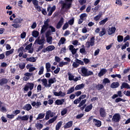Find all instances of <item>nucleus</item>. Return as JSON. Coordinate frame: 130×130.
I'll return each instance as SVG.
<instances>
[{"instance_id": "1", "label": "nucleus", "mask_w": 130, "mask_h": 130, "mask_svg": "<svg viewBox=\"0 0 130 130\" xmlns=\"http://www.w3.org/2000/svg\"><path fill=\"white\" fill-rule=\"evenodd\" d=\"M83 61H82V60H80L78 58H76L75 60V61L73 62L72 64V67L73 69H77V68H79L80 66H84V63L85 64H88L89 62H90V60L88 58H83Z\"/></svg>"}, {"instance_id": "2", "label": "nucleus", "mask_w": 130, "mask_h": 130, "mask_svg": "<svg viewBox=\"0 0 130 130\" xmlns=\"http://www.w3.org/2000/svg\"><path fill=\"white\" fill-rule=\"evenodd\" d=\"M78 73L83 77H89V76H92L93 75V72L88 71L85 67H83L78 69Z\"/></svg>"}, {"instance_id": "3", "label": "nucleus", "mask_w": 130, "mask_h": 130, "mask_svg": "<svg viewBox=\"0 0 130 130\" xmlns=\"http://www.w3.org/2000/svg\"><path fill=\"white\" fill-rule=\"evenodd\" d=\"M74 0H65V2L61 1L59 2V4L61 5L62 10H70L72 7V4Z\"/></svg>"}, {"instance_id": "4", "label": "nucleus", "mask_w": 130, "mask_h": 130, "mask_svg": "<svg viewBox=\"0 0 130 130\" xmlns=\"http://www.w3.org/2000/svg\"><path fill=\"white\" fill-rule=\"evenodd\" d=\"M29 118V122H32L33 120V116L30 115L29 117V115H26L25 116H18L15 119V120H22V121H27Z\"/></svg>"}, {"instance_id": "5", "label": "nucleus", "mask_w": 130, "mask_h": 130, "mask_svg": "<svg viewBox=\"0 0 130 130\" xmlns=\"http://www.w3.org/2000/svg\"><path fill=\"white\" fill-rule=\"evenodd\" d=\"M24 21V19H23L21 18H16L14 19L13 23L14 24H12V27L14 28H15L16 29H17L18 28H20L21 27V25L19 24H21L22 23V21Z\"/></svg>"}, {"instance_id": "6", "label": "nucleus", "mask_w": 130, "mask_h": 130, "mask_svg": "<svg viewBox=\"0 0 130 130\" xmlns=\"http://www.w3.org/2000/svg\"><path fill=\"white\" fill-rule=\"evenodd\" d=\"M95 44V37H92L89 41L86 43L85 46L87 48H90V46H94Z\"/></svg>"}, {"instance_id": "7", "label": "nucleus", "mask_w": 130, "mask_h": 130, "mask_svg": "<svg viewBox=\"0 0 130 130\" xmlns=\"http://www.w3.org/2000/svg\"><path fill=\"white\" fill-rule=\"evenodd\" d=\"M33 88H34V83H27L23 88L24 91L27 92L29 91V89L30 91H32L33 90Z\"/></svg>"}, {"instance_id": "8", "label": "nucleus", "mask_w": 130, "mask_h": 130, "mask_svg": "<svg viewBox=\"0 0 130 130\" xmlns=\"http://www.w3.org/2000/svg\"><path fill=\"white\" fill-rule=\"evenodd\" d=\"M120 114L119 113H116L114 114V115L113 116V118L112 119V120L113 122L116 123V122H119L120 121L121 119Z\"/></svg>"}, {"instance_id": "9", "label": "nucleus", "mask_w": 130, "mask_h": 130, "mask_svg": "<svg viewBox=\"0 0 130 130\" xmlns=\"http://www.w3.org/2000/svg\"><path fill=\"white\" fill-rule=\"evenodd\" d=\"M35 43L39 45H44L45 44V38H42L40 39V37H38L35 41Z\"/></svg>"}, {"instance_id": "10", "label": "nucleus", "mask_w": 130, "mask_h": 130, "mask_svg": "<svg viewBox=\"0 0 130 130\" xmlns=\"http://www.w3.org/2000/svg\"><path fill=\"white\" fill-rule=\"evenodd\" d=\"M55 10H56V7H55V6H53L52 7L49 6L47 8V11L48 12V15L49 16H51V15H52V13H53V12H54V11H55Z\"/></svg>"}, {"instance_id": "11", "label": "nucleus", "mask_w": 130, "mask_h": 130, "mask_svg": "<svg viewBox=\"0 0 130 130\" xmlns=\"http://www.w3.org/2000/svg\"><path fill=\"white\" fill-rule=\"evenodd\" d=\"M64 22V19H63V17H61L60 20L57 23L56 29H60L62 25H63Z\"/></svg>"}, {"instance_id": "12", "label": "nucleus", "mask_w": 130, "mask_h": 130, "mask_svg": "<svg viewBox=\"0 0 130 130\" xmlns=\"http://www.w3.org/2000/svg\"><path fill=\"white\" fill-rule=\"evenodd\" d=\"M100 115L101 117H106V111L105 108H101L99 110Z\"/></svg>"}, {"instance_id": "13", "label": "nucleus", "mask_w": 130, "mask_h": 130, "mask_svg": "<svg viewBox=\"0 0 130 130\" xmlns=\"http://www.w3.org/2000/svg\"><path fill=\"white\" fill-rule=\"evenodd\" d=\"M116 30V28L114 26H112L111 27H108V35H112L115 33Z\"/></svg>"}, {"instance_id": "14", "label": "nucleus", "mask_w": 130, "mask_h": 130, "mask_svg": "<svg viewBox=\"0 0 130 130\" xmlns=\"http://www.w3.org/2000/svg\"><path fill=\"white\" fill-rule=\"evenodd\" d=\"M93 123L95 125V126H96V127H100L102 125L101 121L97 120L95 118L93 119Z\"/></svg>"}, {"instance_id": "15", "label": "nucleus", "mask_w": 130, "mask_h": 130, "mask_svg": "<svg viewBox=\"0 0 130 130\" xmlns=\"http://www.w3.org/2000/svg\"><path fill=\"white\" fill-rule=\"evenodd\" d=\"M79 52L81 53V54H83V55H86L90 52V51L89 49L86 50L85 48H82L80 49Z\"/></svg>"}, {"instance_id": "16", "label": "nucleus", "mask_w": 130, "mask_h": 130, "mask_svg": "<svg viewBox=\"0 0 130 130\" xmlns=\"http://www.w3.org/2000/svg\"><path fill=\"white\" fill-rule=\"evenodd\" d=\"M23 109L26 111H30L32 109V106L30 104H26L23 107Z\"/></svg>"}, {"instance_id": "17", "label": "nucleus", "mask_w": 130, "mask_h": 130, "mask_svg": "<svg viewBox=\"0 0 130 130\" xmlns=\"http://www.w3.org/2000/svg\"><path fill=\"white\" fill-rule=\"evenodd\" d=\"M55 82H56V79H55V78L49 79L48 80L49 83L48 84V88H50V87H51V85H52V84H54V83H55Z\"/></svg>"}, {"instance_id": "18", "label": "nucleus", "mask_w": 130, "mask_h": 130, "mask_svg": "<svg viewBox=\"0 0 130 130\" xmlns=\"http://www.w3.org/2000/svg\"><path fill=\"white\" fill-rule=\"evenodd\" d=\"M71 126H73V121H70L66 123L63 127L65 129H67V128H70Z\"/></svg>"}, {"instance_id": "19", "label": "nucleus", "mask_w": 130, "mask_h": 130, "mask_svg": "<svg viewBox=\"0 0 130 130\" xmlns=\"http://www.w3.org/2000/svg\"><path fill=\"white\" fill-rule=\"evenodd\" d=\"M9 80L7 78H3L0 80V86H4L5 84H8Z\"/></svg>"}, {"instance_id": "20", "label": "nucleus", "mask_w": 130, "mask_h": 130, "mask_svg": "<svg viewBox=\"0 0 130 130\" xmlns=\"http://www.w3.org/2000/svg\"><path fill=\"white\" fill-rule=\"evenodd\" d=\"M111 88L112 89H116V88H118L119 87V82H113L110 86Z\"/></svg>"}, {"instance_id": "21", "label": "nucleus", "mask_w": 130, "mask_h": 130, "mask_svg": "<svg viewBox=\"0 0 130 130\" xmlns=\"http://www.w3.org/2000/svg\"><path fill=\"white\" fill-rule=\"evenodd\" d=\"M106 73H107V70L105 69H102L101 70L100 73H99L98 76L99 77H103V76H104Z\"/></svg>"}, {"instance_id": "22", "label": "nucleus", "mask_w": 130, "mask_h": 130, "mask_svg": "<svg viewBox=\"0 0 130 130\" xmlns=\"http://www.w3.org/2000/svg\"><path fill=\"white\" fill-rule=\"evenodd\" d=\"M69 50L71 51V52L73 55H75V54L77 53V49L74 48L73 45L69 46Z\"/></svg>"}, {"instance_id": "23", "label": "nucleus", "mask_w": 130, "mask_h": 130, "mask_svg": "<svg viewBox=\"0 0 130 130\" xmlns=\"http://www.w3.org/2000/svg\"><path fill=\"white\" fill-rule=\"evenodd\" d=\"M66 41H67V39L64 37H61L58 43V45L60 46V45L64 44V43H66Z\"/></svg>"}, {"instance_id": "24", "label": "nucleus", "mask_w": 130, "mask_h": 130, "mask_svg": "<svg viewBox=\"0 0 130 130\" xmlns=\"http://www.w3.org/2000/svg\"><path fill=\"white\" fill-rule=\"evenodd\" d=\"M64 102V99L56 100L55 102V105H62Z\"/></svg>"}, {"instance_id": "25", "label": "nucleus", "mask_w": 130, "mask_h": 130, "mask_svg": "<svg viewBox=\"0 0 130 130\" xmlns=\"http://www.w3.org/2000/svg\"><path fill=\"white\" fill-rule=\"evenodd\" d=\"M121 89H130L129 85L126 82H123L122 83V85L120 87Z\"/></svg>"}, {"instance_id": "26", "label": "nucleus", "mask_w": 130, "mask_h": 130, "mask_svg": "<svg viewBox=\"0 0 130 130\" xmlns=\"http://www.w3.org/2000/svg\"><path fill=\"white\" fill-rule=\"evenodd\" d=\"M105 34H106V28H105V27H103L101 31L99 32V36L102 37L103 36H104Z\"/></svg>"}, {"instance_id": "27", "label": "nucleus", "mask_w": 130, "mask_h": 130, "mask_svg": "<svg viewBox=\"0 0 130 130\" xmlns=\"http://www.w3.org/2000/svg\"><path fill=\"white\" fill-rule=\"evenodd\" d=\"M85 87V84H81L77 85L75 87V91H78L79 90H81V89H83Z\"/></svg>"}, {"instance_id": "28", "label": "nucleus", "mask_w": 130, "mask_h": 130, "mask_svg": "<svg viewBox=\"0 0 130 130\" xmlns=\"http://www.w3.org/2000/svg\"><path fill=\"white\" fill-rule=\"evenodd\" d=\"M50 68H51V65L50 64V63L47 62L46 63V69L47 73H49V72H51L52 73H53V71H50Z\"/></svg>"}, {"instance_id": "29", "label": "nucleus", "mask_w": 130, "mask_h": 130, "mask_svg": "<svg viewBox=\"0 0 130 130\" xmlns=\"http://www.w3.org/2000/svg\"><path fill=\"white\" fill-rule=\"evenodd\" d=\"M49 27L43 25L42 27L41 30V34H43L46 31Z\"/></svg>"}, {"instance_id": "30", "label": "nucleus", "mask_w": 130, "mask_h": 130, "mask_svg": "<svg viewBox=\"0 0 130 130\" xmlns=\"http://www.w3.org/2000/svg\"><path fill=\"white\" fill-rule=\"evenodd\" d=\"M95 88L96 90L98 91H100V90H102V89H104V85L103 84H98V85H96Z\"/></svg>"}, {"instance_id": "31", "label": "nucleus", "mask_w": 130, "mask_h": 130, "mask_svg": "<svg viewBox=\"0 0 130 130\" xmlns=\"http://www.w3.org/2000/svg\"><path fill=\"white\" fill-rule=\"evenodd\" d=\"M92 108H93V106L92 105V104H91L85 108V112H89V111H91V110H92Z\"/></svg>"}, {"instance_id": "32", "label": "nucleus", "mask_w": 130, "mask_h": 130, "mask_svg": "<svg viewBox=\"0 0 130 130\" xmlns=\"http://www.w3.org/2000/svg\"><path fill=\"white\" fill-rule=\"evenodd\" d=\"M45 116V114L44 113H40L38 115V117L36 118V120H39L40 119H42L44 118Z\"/></svg>"}, {"instance_id": "33", "label": "nucleus", "mask_w": 130, "mask_h": 130, "mask_svg": "<svg viewBox=\"0 0 130 130\" xmlns=\"http://www.w3.org/2000/svg\"><path fill=\"white\" fill-rule=\"evenodd\" d=\"M43 86H45L46 88H48V84H47V79L46 78L41 80Z\"/></svg>"}, {"instance_id": "34", "label": "nucleus", "mask_w": 130, "mask_h": 130, "mask_svg": "<svg viewBox=\"0 0 130 130\" xmlns=\"http://www.w3.org/2000/svg\"><path fill=\"white\" fill-rule=\"evenodd\" d=\"M27 61H30V62H35L36 61V58L34 57H30L26 58Z\"/></svg>"}, {"instance_id": "35", "label": "nucleus", "mask_w": 130, "mask_h": 130, "mask_svg": "<svg viewBox=\"0 0 130 130\" xmlns=\"http://www.w3.org/2000/svg\"><path fill=\"white\" fill-rule=\"evenodd\" d=\"M68 75L69 76V81H74V80L75 79V76L72 75L71 72H68Z\"/></svg>"}, {"instance_id": "36", "label": "nucleus", "mask_w": 130, "mask_h": 130, "mask_svg": "<svg viewBox=\"0 0 130 130\" xmlns=\"http://www.w3.org/2000/svg\"><path fill=\"white\" fill-rule=\"evenodd\" d=\"M32 36H33V37H35V38H37V37L39 36V32H38V31L37 30H34L32 32Z\"/></svg>"}, {"instance_id": "37", "label": "nucleus", "mask_w": 130, "mask_h": 130, "mask_svg": "<svg viewBox=\"0 0 130 130\" xmlns=\"http://www.w3.org/2000/svg\"><path fill=\"white\" fill-rule=\"evenodd\" d=\"M62 125V122L59 121L58 122L57 124L56 125L55 129L56 130H59L60 127H61V125Z\"/></svg>"}, {"instance_id": "38", "label": "nucleus", "mask_w": 130, "mask_h": 130, "mask_svg": "<svg viewBox=\"0 0 130 130\" xmlns=\"http://www.w3.org/2000/svg\"><path fill=\"white\" fill-rule=\"evenodd\" d=\"M75 87L72 86L67 90V94H72L75 92Z\"/></svg>"}, {"instance_id": "39", "label": "nucleus", "mask_w": 130, "mask_h": 130, "mask_svg": "<svg viewBox=\"0 0 130 130\" xmlns=\"http://www.w3.org/2000/svg\"><path fill=\"white\" fill-rule=\"evenodd\" d=\"M47 49L48 52H49L50 51H52V50H54V49H55V47L53 45H50L47 47Z\"/></svg>"}, {"instance_id": "40", "label": "nucleus", "mask_w": 130, "mask_h": 130, "mask_svg": "<svg viewBox=\"0 0 130 130\" xmlns=\"http://www.w3.org/2000/svg\"><path fill=\"white\" fill-rule=\"evenodd\" d=\"M14 53V49H12L9 51H7L5 52L6 56H9L10 54H13Z\"/></svg>"}, {"instance_id": "41", "label": "nucleus", "mask_w": 130, "mask_h": 130, "mask_svg": "<svg viewBox=\"0 0 130 130\" xmlns=\"http://www.w3.org/2000/svg\"><path fill=\"white\" fill-rule=\"evenodd\" d=\"M108 21V18H106L102 20V21L99 22V24L101 25H104L106 22H107Z\"/></svg>"}, {"instance_id": "42", "label": "nucleus", "mask_w": 130, "mask_h": 130, "mask_svg": "<svg viewBox=\"0 0 130 130\" xmlns=\"http://www.w3.org/2000/svg\"><path fill=\"white\" fill-rule=\"evenodd\" d=\"M44 72V67L43 66H41L40 68V70H39L38 75H39V76H41V75H43Z\"/></svg>"}, {"instance_id": "43", "label": "nucleus", "mask_w": 130, "mask_h": 130, "mask_svg": "<svg viewBox=\"0 0 130 130\" xmlns=\"http://www.w3.org/2000/svg\"><path fill=\"white\" fill-rule=\"evenodd\" d=\"M89 37V34H85L84 36H82L81 38H80V40L81 41H84V40H86L87 38Z\"/></svg>"}, {"instance_id": "44", "label": "nucleus", "mask_w": 130, "mask_h": 130, "mask_svg": "<svg viewBox=\"0 0 130 130\" xmlns=\"http://www.w3.org/2000/svg\"><path fill=\"white\" fill-rule=\"evenodd\" d=\"M69 62H64V61H61L59 63V67L60 68H62L63 66H68Z\"/></svg>"}, {"instance_id": "45", "label": "nucleus", "mask_w": 130, "mask_h": 130, "mask_svg": "<svg viewBox=\"0 0 130 130\" xmlns=\"http://www.w3.org/2000/svg\"><path fill=\"white\" fill-rule=\"evenodd\" d=\"M57 118V116H54V117H53L52 118H51L48 120V123L49 124L53 123V122L55 121V120H56Z\"/></svg>"}, {"instance_id": "46", "label": "nucleus", "mask_w": 130, "mask_h": 130, "mask_svg": "<svg viewBox=\"0 0 130 130\" xmlns=\"http://www.w3.org/2000/svg\"><path fill=\"white\" fill-rule=\"evenodd\" d=\"M117 39L118 42H122L123 41V36L119 35L117 36Z\"/></svg>"}, {"instance_id": "47", "label": "nucleus", "mask_w": 130, "mask_h": 130, "mask_svg": "<svg viewBox=\"0 0 130 130\" xmlns=\"http://www.w3.org/2000/svg\"><path fill=\"white\" fill-rule=\"evenodd\" d=\"M86 102H87V99H84L81 101L78 105V107H82L84 104H85Z\"/></svg>"}, {"instance_id": "48", "label": "nucleus", "mask_w": 130, "mask_h": 130, "mask_svg": "<svg viewBox=\"0 0 130 130\" xmlns=\"http://www.w3.org/2000/svg\"><path fill=\"white\" fill-rule=\"evenodd\" d=\"M19 69L20 70H24L26 67V64L24 62L20 63L18 64Z\"/></svg>"}, {"instance_id": "49", "label": "nucleus", "mask_w": 130, "mask_h": 130, "mask_svg": "<svg viewBox=\"0 0 130 130\" xmlns=\"http://www.w3.org/2000/svg\"><path fill=\"white\" fill-rule=\"evenodd\" d=\"M46 38H47V43H49V44H52V37H46Z\"/></svg>"}, {"instance_id": "50", "label": "nucleus", "mask_w": 130, "mask_h": 130, "mask_svg": "<svg viewBox=\"0 0 130 130\" xmlns=\"http://www.w3.org/2000/svg\"><path fill=\"white\" fill-rule=\"evenodd\" d=\"M35 126L38 129H41L43 127V125L41 123H38L35 125Z\"/></svg>"}, {"instance_id": "51", "label": "nucleus", "mask_w": 130, "mask_h": 130, "mask_svg": "<svg viewBox=\"0 0 130 130\" xmlns=\"http://www.w3.org/2000/svg\"><path fill=\"white\" fill-rule=\"evenodd\" d=\"M74 23H75V18L74 17L68 21V24L70 25L71 26L74 25Z\"/></svg>"}, {"instance_id": "52", "label": "nucleus", "mask_w": 130, "mask_h": 130, "mask_svg": "<svg viewBox=\"0 0 130 130\" xmlns=\"http://www.w3.org/2000/svg\"><path fill=\"white\" fill-rule=\"evenodd\" d=\"M99 8H100V5H98L95 6L94 8H92L91 10L93 12V13H96L98 10H99Z\"/></svg>"}, {"instance_id": "53", "label": "nucleus", "mask_w": 130, "mask_h": 130, "mask_svg": "<svg viewBox=\"0 0 130 130\" xmlns=\"http://www.w3.org/2000/svg\"><path fill=\"white\" fill-rule=\"evenodd\" d=\"M67 113H68V109L64 108L61 111V115L62 116L66 115V114H67Z\"/></svg>"}, {"instance_id": "54", "label": "nucleus", "mask_w": 130, "mask_h": 130, "mask_svg": "<svg viewBox=\"0 0 130 130\" xmlns=\"http://www.w3.org/2000/svg\"><path fill=\"white\" fill-rule=\"evenodd\" d=\"M125 102V101L120 98H118L117 99H116L115 100V102L116 103H118V102Z\"/></svg>"}, {"instance_id": "55", "label": "nucleus", "mask_w": 130, "mask_h": 130, "mask_svg": "<svg viewBox=\"0 0 130 130\" xmlns=\"http://www.w3.org/2000/svg\"><path fill=\"white\" fill-rule=\"evenodd\" d=\"M101 18V14H99L93 18V20L94 21H99Z\"/></svg>"}, {"instance_id": "56", "label": "nucleus", "mask_w": 130, "mask_h": 130, "mask_svg": "<svg viewBox=\"0 0 130 130\" xmlns=\"http://www.w3.org/2000/svg\"><path fill=\"white\" fill-rule=\"evenodd\" d=\"M109 83H110V80H109L108 78H105L103 79V84L106 85V84Z\"/></svg>"}, {"instance_id": "57", "label": "nucleus", "mask_w": 130, "mask_h": 130, "mask_svg": "<svg viewBox=\"0 0 130 130\" xmlns=\"http://www.w3.org/2000/svg\"><path fill=\"white\" fill-rule=\"evenodd\" d=\"M13 113L14 115H18V114L21 113V111L20 110H16L15 111H13Z\"/></svg>"}, {"instance_id": "58", "label": "nucleus", "mask_w": 130, "mask_h": 130, "mask_svg": "<svg viewBox=\"0 0 130 130\" xmlns=\"http://www.w3.org/2000/svg\"><path fill=\"white\" fill-rule=\"evenodd\" d=\"M69 28V23L68 22L65 23L62 27V30H66Z\"/></svg>"}, {"instance_id": "59", "label": "nucleus", "mask_w": 130, "mask_h": 130, "mask_svg": "<svg viewBox=\"0 0 130 130\" xmlns=\"http://www.w3.org/2000/svg\"><path fill=\"white\" fill-rule=\"evenodd\" d=\"M87 17V14L86 13H83L80 15V18L81 19V20H84V18H86Z\"/></svg>"}, {"instance_id": "60", "label": "nucleus", "mask_w": 130, "mask_h": 130, "mask_svg": "<svg viewBox=\"0 0 130 130\" xmlns=\"http://www.w3.org/2000/svg\"><path fill=\"white\" fill-rule=\"evenodd\" d=\"M49 29H51L50 31L52 32V33H54V32H55L56 30H55V28H54V27L50 25L49 26Z\"/></svg>"}, {"instance_id": "61", "label": "nucleus", "mask_w": 130, "mask_h": 130, "mask_svg": "<svg viewBox=\"0 0 130 130\" xmlns=\"http://www.w3.org/2000/svg\"><path fill=\"white\" fill-rule=\"evenodd\" d=\"M55 61L56 62H58L59 63L60 62V60H61V59H60V58H59V57L56 56H55Z\"/></svg>"}, {"instance_id": "62", "label": "nucleus", "mask_w": 130, "mask_h": 130, "mask_svg": "<svg viewBox=\"0 0 130 130\" xmlns=\"http://www.w3.org/2000/svg\"><path fill=\"white\" fill-rule=\"evenodd\" d=\"M83 116H84V114L81 113L80 114L77 115L76 117L77 119H80V118H82Z\"/></svg>"}, {"instance_id": "63", "label": "nucleus", "mask_w": 130, "mask_h": 130, "mask_svg": "<svg viewBox=\"0 0 130 130\" xmlns=\"http://www.w3.org/2000/svg\"><path fill=\"white\" fill-rule=\"evenodd\" d=\"M7 118H9L10 119H13V118H14V117H15V115H14V114H11V115L8 114L7 115Z\"/></svg>"}, {"instance_id": "64", "label": "nucleus", "mask_w": 130, "mask_h": 130, "mask_svg": "<svg viewBox=\"0 0 130 130\" xmlns=\"http://www.w3.org/2000/svg\"><path fill=\"white\" fill-rule=\"evenodd\" d=\"M27 34H26V32L23 31L22 33L20 35V37L22 39H24L25 37H26V35Z\"/></svg>"}]
</instances>
